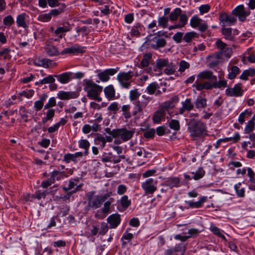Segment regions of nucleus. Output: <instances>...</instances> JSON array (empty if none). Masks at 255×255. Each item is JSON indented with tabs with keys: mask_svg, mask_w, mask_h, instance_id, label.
<instances>
[{
	"mask_svg": "<svg viewBox=\"0 0 255 255\" xmlns=\"http://www.w3.org/2000/svg\"><path fill=\"white\" fill-rule=\"evenodd\" d=\"M104 92L106 97L108 100H111L115 97V90L113 85H111L104 89Z\"/></svg>",
	"mask_w": 255,
	"mask_h": 255,
	"instance_id": "nucleus-30",
	"label": "nucleus"
},
{
	"mask_svg": "<svg viewBox=\"0 0 255 255\" xmlns=\"http://www.w3.org/2000/svg\"><path fill=\"white\" fill-rule=\"evenodd\" d=\"M55 115V110L51 109H49L46 112V117L42 118L43 123H45L48 121L51 120Z\"/></svg>",
	"mask_w": 255,
	"mask_h": 255,
	"instance_id": "nucleus-49",
	"label": "nucleus"
},
{
	"mask_svg": "<svg viewBox=\"0 0 255 255\" xmlns=\"http://www.w3.org/2000/svg\"><path fill=\"white\" fill-rule=\"evenodd\" d=\"M134 133V129L128 130L126 128H122L117 129V131L114 133V135L116 136V137L120 136L124 141H127L132 137Z\"/></svg>",
	"mask_w": 255,
	"mask_h": 255,
	"instance_id": "nucleus-9",
	"label": "nucleus"
},
{
	"mask_svg": "<svg viewBox=\"0 0 255 255\" xmlns=\"http://www.w3.org/2000/svg\"><path fill=\"white\" fill-rule=\"evenodd\" d=\"M155 130L153 128H151L145 131L143 136L146 138H151L154 136Z\"/></svg>",
	"mask_w": 255,
	"mask_h": 255,
	"instance_id": "nucleus-62",
	"label": "nucleus"
},
{
	"mask_svg": "<svg viewBox=\"0 0 255 255\" xmlns=\"http://www.w3.org/2000/svg\"><path fill=\"white\" fill-rule=\"evenodd\" d=\"M54 76L48 75L46 77L44 78L42 80H40V83L41 85H44L46 84H52L55 82V79Z\"/></svg>",
	"mask_w": 255,
	"mask_h": 255,
	"instance_id": "nucleus-51",
	"label": "nucleus"
},
{
	"mask_svg": "<svg viewBox=\"0 0 255 255\" xmlns=\"http://www.w3.org/2000/svg\"><path fill=\"white\" fill-rule=\"evenodd\" d=\"M72 73L65 72L61 74L55 75L54 77L62 84H66L69 82L72 79Z\"/></svg>",
	"mask_w": 255,
	"mask_h": 255,
	"instance_id": "nucleus-23",
	"label": "nucleus"
},
{
	"mask_svg": "<svg viewBox=\"0 0 255 255\" xmlns=\"http://www.w3.org/2000/svg\"><path fill=\"white\" fill-rule=\"evenodd\" d=\"M211 231L214 235L221 238L224 241L226 242L227 241L226 238L223 234L224 233V231L220 230L219 228L217 227L216 226H211Z\"/></svg>",
	"mask_w": 255,
	"mask_h": 255,
	"instance_id": "nucleus-40",
	"label": "nucleus"
},
{
	"mask_svg": "<svg viewBox=\"0 0 255 255\" xmlns=\"http://www.w3.org/2000/svg\"><path fill=\"white\" fill-rule=\"evenodd\" d=\"M133 76V72L132 71L120 72L117 75V79L121 87L125 89H128L131 85V80Z\"/></svg>",
	"mask_w": 255,
	"mask_h": 255,
	"instance_id": "nucleus-5",
	"label": "nucleus"
},
{
	"mask_svg": "<svg viewBox=\"0 0 255 255\" xmlns=\"http://www.w3.org/2000/svg\"><path fill=\"white\" fill-rule=\"evenodd\" d=\"M79 146L81 148L87 149L90 145V142L87 139H81L78 141Z\"/></svg>",
	"mask_w": 255,
	"mask_h": 255,
	"instance_id": "nucleus-59",
	"label": "nucleus"
},
{
	"mask_svg": "<svg viewBox=\"0 0 255 255\" xmlns=\"http://www.w3.org/2000/svg\"><path fill=\"white\" fill-rule=\"evenodd\" d=\"M130 109V106L129 105H123L122 107L123 115L126 119H129L131 117V113L129 112Z\"/></svg>",
	"mask_w": 255,
	"mask_h": 255,
	"instance_id": "nucleus-44",
	"label": "nucleus"
},
{
	"mask_svg": "<svg viewBox=\"0 0 255 255\" xmlns=\"http://www.w3.org/2000/svg\"><path fill=\"white\" fill-rule=\"evenodd\" d=\"M85 52L84 48L78 44H74L71 47L64 48L60 53L61 55L78 54L83 53Z\"/></svg>",
	"mask_w": 255,
	"mask_h": 255,
	"instance_id": "nucleus-12",
	"label": "nucleus"
},
{
	"mask_svg": "<svg viewBox=\"0 0 255 255\" xmlns=\"http://www.w3.org/2000/svg\"><path fill=\"white\" fill-rule=\"evenodd\" d=\"M107 221L109 224V228L115 229L117 228L121 223V216L119 214H112L107 218Z\"/></svg>",
	"mask_w": 255,
	"mask_h": 255,
	"instance_id": "nucleus-17",
	"label": "nucleus"
},
{
	"mask_svg": "<svg viewBox=\"0 0 255 255\" xmlns=\"http://www.w3.org/2000/svg\"><path fill=\"white\" fill-rule=\"evenodd\" d=\"M158 88V84L156 82H152L146 87L145 92L149 95H153L155 93Z\"/></svg>",
	"mask_w": 255,
	"mask_h": 255,
	"instance_id": "nucleus-39",
	"label": "nucleus"
},
{
	"mask_svg": "<svg viewBox=\"0 0 255 255\" xmlns=\"http://www.w3.org/2000/svg\"><path fill=\"white\" fill-rule=\"evenodd\" d=\"M240 72V69L238 66H232L229 70L227 78L230 80L234 79Z\"/></svg>",
	"mask_w": 255,
	"mask_h": 255,
	"instance_id": "nucleus-31",
	"label": "nucleus"
},
{
	"mask_svg": "<svg viewBox=\"0 0 255 255\" xmlns=\"http://www.w3.org/2000/svg\"><path fill=\"white\" fill-rule=\"evenodd\" d=\"M151 100L150 97L143 95L141 100L133 102L134 105L132 112L133 116H136L138 114L142 113L143 109L146 108Z\"/></svg>",
	"mask_w": 255,
	"mask_h": 255,
	"instance_id": "nucleus-6",
	"label": "nucleus"
},
{
	"mask_svg": "<svg viewBox=\"0 0 255 255\" xmlns=\"http://www.w3.org/2000/svg\"><path fill=\"white\" fill-rule=\"evenodd\" d=\"M241 185L242 183L239 182L234 185V189L238 197L244 198L245 196V189L241 188Z\"/></svg>",
	"mask_w": 255,
	"mask_h": 255,
	"instance_id": "nucleus-36",
	"label": "nucleus"
},
{
	"mask_svg": "<svg viewBox=\"0 0 255 255\" xmlns=\"http://www.w3.org/2000/svg\"><path fill=\"white\" fill-rule=\"evenodd\" d=\"M185 248L183 244H179L173 248L166 250L164 255H184Z\"/></svg>",
	"mask_w": 255,
	"mask_h": 255,
	"instance_id": "nucleus-14",
	"label": "nucleus"
},
{
	"mask_svg": "<svg viewBox=\"0 0 255 255\" xmlns=\"http://www.w3.org/2000/svg\"><path fill=\"white\" fill-rule=\"evenodd\" d=\"M56 104L55 98L54 97H51L49 99L48 103L44 106V109H50V108L56 106Z\"/></svg>",
	"mask_w": 255,
	"mask_h": 255,
	"instance_id": "nucleus-61",
	"label": "nucleus"
},
{
	"mask_svg": "<svg viewBox=\"0 0 255 255\" xmlns=\"http://www.w3.org/2000/svg\"><path fill=\"white\" fill-rule=\"evenodd\" d=\"M48 193V192L46 190L43 191L38 190L32 195V197L40 200L41 198H45Z\"/></svg>",
	"mask_w": 255,
	"mask_h": 255,
	"instance_id": "nucleus-53",
	"label": "nucleus"
},
{
	"mask_svg": "<svg viewBox=\"0 0 255 255\" xmlns=\"http://www.w3.org/2000/svg\"><path fill=\"white\" fill-rule=\"evenodd\" d=\"M236 20V17H220V24L222 27L233 25Z\"/></svg>",
	"mask_w": 255,
	"mask_h": 255,
	"instance_id": "nucleus-26",
	"label": "nucleus"
},
{
	"mask_svg": "<svg viewBox=\"0 0 255 255\" xmlns=\"http://www.w3.org/2000/svg\"><path fill=\"white\" fill-rule=\"evenodd\" d=\"M101 161L105 162H111V152L106 153L104 152L101 157Z\"/></svg>",
	"mask_w": 255,
	"mask_h": 255,
	"instance_id": "nucleus-63",
	"label": "nucleus"
},
{
	"mask_svg": "<svg viewBox=\"0 0 255 255\" xmlns=\"http://www.w3.org/2000/svg\"><path fill=\"white\" fill-rule=\"evenodd\" d=\"M181 104L182 107L179 110L180 114H183L185 111H191L194 108V105L190 99H186L184 101L182 102Z\"/></svg>",
	"mask_w": 255,
	"mask_h": 255,
	"instance_id": "nucleus-24",
	"label": "nucleus"
},
{
	"mask_svg": "<svg viewBox=\"0 0 255 255\" xmlns=\"http://www.w3.org/2000/svg\"><path fill=\"white\" fill-rule=\"evenodd\" d=\"M157 180L152 178L147 179L141 183L145 195L152 194L157 190Z\"/></svg>",
	"mask_w": 255,
	"mask_h": 255,
	"instance_id": "nucleus-7",
	"label": "nucleus"
},
{
	"mask_svg": "<svg viewBox=\"0 0 255 255\" xmlns=\"http://www.w3.org/2000/svg\"><path fill=\"white\" fill-rule=\"evenodd\" d=\"M234 16H248L251 14L250 9L246 8L243 4H241L234 8L232 12Z\"/></svg>",
	"mask_w": 255,
	"mask_h": 255,
	"instance_id": "nucleus-19",
	"label": "nucleus"
},
{
	"mask_svg": "<svg viewBox=\"0 0 255 255\" xmlns=\"http://www.w3.org/2000/svg\"><path fill=\"white\" fill-rule=\"evenodd\" d=\"M78 96V93L77 92H65L61 91L57 94L58 98L62 100L75 99L77 98Z\"/></svg>",
	"mask_w": 255,
	"mask_h": 255,
	"instance_id": "nucleus-20",
	"label": "nucleus"
},
{
	"mask_svg": "<svg viewBox=\"0 0 255 255\" xmlns=\"http://www.w3.org/2000/svg\"><path fill=\"white\" fill-rule=\"evenodd\" d=\"M221 32L224 38L230 41H233L234 39V34H233L231 28L222 27Z\"/></svg>",
	"mask_w": 255,
	"mask_h": 255,
	"instance_id": "nucleus-28",
	"label": "nucleus"
},
{
	"mask_svg": "<svg viewBox=\"0 0 255 255\" xmlns=\"http://www.w3.org/2000/svg\"><path fill=\"white\" fill-rule=\"evenodd\" d=\"M118 68H110L106 69L103 72H101L98 74V77L99 79L102 82H107L110 79V76H113L117 73Z\"/></svg>",
	"mask_w": 255,
	"mask_h": 255,
	"instance_id": "nucleus-16",
	"label": "nucleus"
},
{
	"mask_svg": "<svg viewBox=\"0 0 255 255\" xmlns=\"http://www.w3.org/2000/svg\"><path fill=\"white\" fill-rule=\"evenodd\" d=\"M50 176L51 180L53 181L54 183L55 180L59 181L64 177H67V174L64 171H61L55 170L50 173Z\"/></svg>",
	"mask_w": 255,
	"mask_h": 255,
	"instance_id": "nucleus-25",
	"label": "nucleus"
},
{
	"mask_svg": "<svg viewBox=\"0 0 255 255\" xmlns=\"http://www.w3.org/2000/svg\"><path fill=\"white\" fill-rule=\"evenodd\" d=\"M155 44L152 45V47L154 49H157L160 47H163L166 44V41L163 38H155Z\"/></svg>",
	"mask_w": 255,
	"mask_h": 255,
	"instance_id": "nucleus-43",
	"label": "nucleus"
},
{
	"mask_svg": "<svg viewBox=\"0 0 255 255\" xmlns=\"http://www.w3.org/2000/svg\"><path fill=\"white\" fill-rule=\"evenodd\" d=\"M179 68L178 69V71L182 73V72H184L185 70L189 69L190 65L188 62L183 60L180 61L179 63Z\"/></svg>",
	"mask_w": 255,
	"mask_h": 255,
	"instance_id": "nucleus-50",
	"label": "nucleus"
},
{
	"mask_svg": "<svg viewBox=\"0 0 255 255\" xmlns=\"http://www.w3.org/2000/svg\"><path fill=\"white\" fill-rule=\"evenodd\" d=\"M162 184L166 187L167 189L178 188L180 186V178L178 177H170L166 179Z\"/></svg>",
	"mask_w": 255,
	"mask_h": 255,
	"instance_id": "nucleus-13",
	"label": "nucleus"
},
{
	"mask_svg": "<svg viewBox=\"0 0 255 255\" xmlns=\"http://www.w3.org/2000/svg\"><path fill=\"white\" fill-rule=\"evenodd\" d=\"M119 110L118 103L117 102H113L110 104L108 107V110L110 112H113L115 113Z\"/></svg>",
	"mask_w": 255,
	"mask_h": 255,
	"instance_id": "nucleus-64",
	"label": "nucleus"
},
{
	"mask_svg": "<svg viewBox=\"0 0 255 255\" xmlns=\"http://www.w3.org/2000/svg\"><path fill=\"white\" fill-rule=\"evenodd\" d=\"M152 58V54L150 53H146L143 55V58L140 62L141 68L147 67Z\"/></svg>",
	"mask_w": 255,
	"mask_h": 255,
	"instance_id": "nucleus-35",
	"label": "nucleus"
},
{
	"mask_svg": "<svg viewBox=\"0 0 255 255\" xmlns=\"http://www.w3.org/2000/svg\"><path fill=\"white\" fill-rule=\"evenodd\" d=\"M176 65L174 63H169L164 70V73L168 75L173 74L176 71Z\"/></svg>",
	"mask_w": 255,
	"mask_h": 255,
	"instance_id": "nucleus-46",
	"label": "nucleus"
},
{
	"mask_svg": "<svg viewBox=\"0 0 255 255\" xmlns=\"http://www.w3.org/2000/svg\"><path fill=\"white\" fill-rule=\"evenodd\" d=\"M140 96V93L137 89L130 90L129 94V99L130 101H136Z\"/></svg>",
	"mask_w": 255,
	"mask_h": 255,
	"instance_id": "nucleus-45",
	"label": "nucleus"
},
{
	"mask_svg": "<svg viewBox=\"0 0 255 255\" xmlns=\"http://www.w3.org/2000/svg\"><path fill=\"white\" fill-rule=\"evenodd\" d=\"M10 51V49L9 48H2L0 51V56H3V59L5 60L10 59L11 58V56L9 54Z\"/></svg>",
	"mask_w": 255,
	"mask_h": 255,
	"instance_id": "nucleus-54",
	"label": "nucleus"
},
{
	"mask_svg": "<svg viewBox=\"0 0 255 255\" xmlns=\"http://www.w3.org/2000/svg\"><path fill=\"white\" fill-rule=\"evenodd\" d=\"M46 51L47 54L50 56L59 54L57 49L53 45H48L46 48Z\"/></svg>",
	"mask_w": 255,
	"mask_h": 255,
	"instance_id": "nucleus-47",
	"label": "nucleus"
},
{
	"mask_svg": "<svg viewBox=\"0 0 255 255\" xmlns=\"http://www.w3.org/2000/svg\"><path fill=\"white\" fill-rule=\"evenodd\" d=\"M255 124H254L252 121L250 120L244 129V132L246 133H250L252 132L255 129Z\"/></svg>",
	"mask_w": 255,
	"mask_h": 255,
	"instance_id": "nucleus-55",
	"label": "nucleus"
},
{
	"mask_svg": "<svg viewBox=\"0 0 255 255\" xmlns=\"http://www.w3.org/2000/svg\"><path fill=\"white\" fill-rule=\"evenodd\" d=\"M178 101V97L177 96H174L172 97L169 101L164 102L161 108H164V110L165 111L166 110H168L169 108H174L175 104L177 103Z\"/></svg>",
	"mask_w": 255,
	"mask_h": 255,
	"instance_id": "nucleus-27",
	"label": "nucleus"
},
{
	"mask_svg": "<svg viewBox=\"0 0 255 255\" xmlns=\"http://www.w3.org/2000/svg\"><path fill=\"white\" fill-rule=\"evenodd\" d=\"M169 63L168 59L159 58L156 61V66L157 68L161 70L163 67H166Z\"/></svg>",
	"mask_w": 255,
	"mask_h": 255,
	"instance_id": "nucleus-41",
	"label": "nucleus"
},
{
	"mask_svg": "<svg viewBox=\"0 0 255 255\" xmlns=\"http://www.w3.org/2000/svg\"><path fill=\"white\" fill-rule=\"evenodd\" d=\"M83 153L82 152H77L74 154L67 153L64 155L63 161L68 163L70 161H73L76 163L78 161L77 158L82 157Z\"/></svg>",
	"mask_w": 255,
	"mask_h": 255,
	"instance_id": "nucleus-22",
	"label": "nucleus"
},
{
	"mask_svg": "<svg viewBox=\"0 0 255 255\" xmlns=\"http://www.w3.org/2000/svg\"><path fill=\"white\" fill-rule=\"evenodd\" d=\"M215 44L217 48L220 50L219 52H221V55L224 54L226 56V52L230 50L229 48L227 47V44L221 39H218Z\"/></svg>",
	"mask_w": 255,
	"mask_h": 255,
	"instance_id": "nucleus-33",
	"label": "nucleus"
},
{
	"mask_svg": "<svg viewBox=\"0 0 255 255\" xmlns=\"http://www.w3.org/2000/svg\"><path fill=\"white\" fill-rule=\"evenodd\" d=\"M255 76V69L249 68L244 70L240 76V79L243 80H248L249 76L253 77Z\"/></svg>",
	"mask_w": 255,
	"mask_h": 255,
	"instance_id": "nucleus-32",
	"label": "nucleus"
},
{
	"mask_svg": "<svg viewBox=\"0 0 255 255\" xmlns=\"http://www.w3.org/2000/svg\"><path fill=\"white\" fill-rule=\"evenodd\" d=\"M95 192H89L86 194L88 207L92 209L100 208L103 203L112 195V192L101 195H95Z\"/></svg>",
	"mask_w": 255,
	"mask_h": 255,
	"instance_id": "nucleus-2",
	"label": "nucleus"
},
{
	"mask_svg": "<svg viewBox=\"0 0 255 255\" xmlns=\"http://www.w3.org/2000/svg\"><path fill=\"white\" fill-rule=\"evenodd\" d=\"M192 173L194 174L193 178L197 180L201 179L204 176L205 172L202 167H200L195 172H193Z\"/></svg>",
	"mask_w": 255,
	"mask_h": 255,
	"instance_id": "nucleus-48",
	"label": "nucleus"
},
{
	"mask_svg": "<svg viewBox=\"0 0 255 255\" xmlns=\"http://www.w3.org/2000/svg\"><path fill=\"white\" fill-rule=\"evenodd\" d=\"M187 126L190 135L194 137H200L207 131L206 124L199 120L191 119Z\"/></svg>",
	"mask_w": 255,
	"mask_h": 255,
	"instance_id": "nucleus-1",
	"label": "nucleus"
},
{
	"mask_svg": "<svg viewBox=\"0 0 255 255\" xmlns=\"http://www.w3.org/2000/svg\"><path fill=\"white\" fill-rule=\"evenodd\" d=\"M119 202L121 206L125 209H127L131 204V200L127 195L123 196Z\"/></svg>",
	"mask_w": 255,
	"mask_h": 255,
	"instance_id": "nucleus-38",
	"label": "nucleus"
},
{
	"mask_svg": "<svg viewBox=\"0 0 255 255\" xmlns=\"http://www.w3.org/2000/svg\"><path fill=\"white\" fill-rule=\"evenodd\" d=\"M190 23L193 28H198L201 32L205 31L208 28L207 23L199 17H192Z\"/></svg>",
	"mask_w": 255,
	"mask_h": 255,
	"instance_id": "nucleus-10",
	"label": "nucleus"
},
{
	"mask_svg": "<svg viewBox=\"0 0 255 255\" xmlns=\"http://www.w3.org/2000/svg\"><path fill=\"white\" fill-rule=\"evenodd\" d=\"M222 55L221 52H217L209 56L208 57L209 61L208 66L209 68H212L218 65L220 62V60L222 58Z\"/></svg>",
	"mask_w": 255,
	"mask_h": 255,
	"instance_id": "nucleus-18",
	"label": "nucleus"
},
{
	"mask_svg": "<svg viewBox=\"0 0 255 255\" xmlns=\"http://www.w3.org/2000/svg\"><path fill=\"white\" fill-rule=\"evenodd\" d=\"M95 141L96 144H100L102 148H103L106 146V140L105 137L101 135H99L95 139Z\"/></svg>",
	"mask_w": 255,
	"mask_h": 255,
	"instance_id": "nucleus-52",
	"label": "nucleus"
},
{
	"mask_svg": "<svg viewBox=\"0 0 255 255\" xmlns=\"http://www.w3.org/2000/svg\"><path fill=\"white\" fill-rule=\"evenodd\" d=\"M166 113L164 108L160 109L155 111L152 117V121L154 124H159L163 119H164Z\"/></svg>",
	"mask_w": 255,
	"mask_h": 255,
	"instance_id": "nucleus-21",
	"label": "nucleus"
},
{
	"mask_svg": "<svg viewBox=\"0 0 255 255\" xmlns=\"http://www.w3.org/2000/svg\"><path fill=\"white\" fill-rule=\"evenodd\" d=\"M158 21L159 26L163 28H166L168 25V17H159Z\"/></svg>",
	"mask_w": 255,
	"mask_h": 255,
	"instance_id": "nucleus-58",
	"label": "nucleus"
},
{
	"mask_svg": "<svg viewBox=\"0 0 255 255\" xmlns=\"http://www.w3.org/2000/svg\"><path fill=\"white\" fill-rule=\"evenodd\" d=\"M178 20L179 22L178 23L175 22L174 25L170 27V29L183 27L187 23L188 18L187 17H179Z\"/></svg>",
	"mask_w": 255,
	"mask_h": 255,
	"instance_id": "nucleus-37",
	"label": "nucleus"
},
{
	"mask_svg": "<svg viewBox=\"0 0 255 255\" xmlns=\"http://www.w3.org/2000/svg\"><path fill=\"white\" fill-rule=\"evenodd\" d=\"M169 127L174 130L177 131L180 129V124L178 120H172L169 123Z\"/></svg>",
	"mask_w": 255,
	"mask_h": 255,
	"instance_id": "nucleus-57",
	"label": "nucleus"
},
{
	"mask_svg": "<svg viewBox=\"0 0 255 255\" xmlns=\"http://www.w3.org/2000/svg\"><path fill=\"white\" fill-rule=\"evenodd\" d=\"M199 34L194 31H190L186 33L183 37V40L189 43L191 42L192 39H193L195 38H198Z\"/></svg>",
	"mask_w": 255,
	"mask_h": 255,
	"instance_id": "nucleus-34",
	"label": "nucleus"
},
{
	"mask_svg": "<svg viewBox=\"0 0 255 255\" xmlns=\"http://www.w3.org/2000/svg\"><path fill=\"white\" fill-rule=\"evenodd\" d=\"M244 90L241 87V84H236L233 88H229L226 89V95L229 97H241L243 95Z\"/></svg>",
	"mask_w": 255,
	"mask_h": 255,
	"instance_id": "nucleus-11",
	"label": "nucleus"
},
{
	"mask_svg": "<svg viewBox=\"0 0 255 255\" xmlns=\"http://www.w3.org/2000/svg\"><path fill=\"white\" fill-rule=\"evenodd\" d=\"M109 227L107 223L103 222L99 226V235H105L108 231Z\"/></svg>",
	"mask_w": 255,
	"mask_h": 255,
	"instance_id": "nucleus-56",
	"label": "nucleus"
},
{
	"mask_svg": "<svg viewBox=\"0 0 255 255\" xmlns=\"http://www.w3.org/2000/svg\"><path fill=\"white\" fill-rule=\"evenodd\" d=\"M183 34L181 32H176L172 37L173 40L177 43H180L183 39Z\"/></svg>",
	"mask_w": 255,
	"mask_h": 255,
	"instance_id": "nucleus-60",
	"label": "nucleus"
},
{
	"mask_svg": "<svg viewBox=\"0 0 255 255\" xmlns=\"http://www.w3.org/2000/svg\"><path fill=\"white\" fill-rule=\"evenodd\" d=\"M195 107L197 109H204L207 107V100L201 96H198L194 102Z\"/></svg>",
	"mask_w": 255,
	"mask_h": 255,
	"instance_id": "nucleus-29",
	"label": "nucleus"
},
{
	"mask_svg": "<svg viewBox=\"0 0 255 255\" xmlns=\"http://www.w3.org/2000/svg\"><path fill=\"white\" fill-rule=\"evenodd\" d=\"M84 90L87 93V96L91 99L100 95L103 90V87L95 83L91 80L85 79L83 81Z\"/></svg>",
	"mask_w": 255,
	"mask_h": 255,
	"instance_id": "nucleus-4",
	"label": "nucleus"
},
{
	"mask_svg": "<svg viewBox=\"0 0 255 255\" xmlns=\"http://www.w3.org/2000/svg\"><path fill=\"white\" fill-rule=\"evenodd\" d=\"M208 200L207 196H201L199 198L197 201H194L193 200L185 201V203L187 205V207H184L182 206H180L179 208L182 211L184 209H198L203 207L204 203H205Z\"/></svg>",
	"mask_w": 255,
	"mask_h": 255,
	"instance_id": "nucleus-8",
	"label": "nucleus"
},
{
	"mask_svg": "<svg viewBox=\"0 0 255 255\" xmlns=\"http://www.w3.org/2000/svg\"><path fill=\"white\" fill-rule=\"evenodd\" d=\"M198 81L200 80H208L209 82L213 83V81H217V78L213 73L209 70H205L200 72L197 75Z\"/></svg>",
	"mask_w": 255,
	"mask_h": 255,
	"instance_id": "nucleus-15",
	"label": "nucleus"
},
{
	"mask_svg": "<svg viewBox=\"0 0 255 255\" xmlns=\"http://www.w3.org/2000/svg\"><path fill=\"white\" fill-rule=\"evenodd\" d=\"M252 114V111H248L245 110L244 112L241 113L239 117L238 121L239 123L242 125L245 121L246 118H249L251 116Z\"/></svg>",
	"mask_w": 255,
	"mask_h": 255,
	"instance_id": "nucleus-42",
	"label": "nucleus"
},
{
	"mask_svg": "<svg viewBox=\"0 0 255 255\" xmlns=\"http://www.w3.org/2000/svg\"><path fill=\"white\" fill-rule=\"evenodd\" d=\"M219 77V80L218 81H213V83H211L209 82H205L202 83L198 81H196L193 85V87H195L197 90L202 91L204 89L205 90H211L213 88H224L227 87V81L225 79H222L220 76Z\"/></svg>",
	"mask_w": 255,
	"mask_h": 255,
	"instance_id": "nucleus-3",
	"label": "nucleus"
}]
</instances>
